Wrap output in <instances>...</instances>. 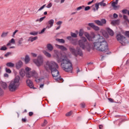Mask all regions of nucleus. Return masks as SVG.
<instances>
[{
	"label": "nucleus",
	"instance_id": "obj_1",
	"mask_svg": "<svg viewBox=\"0 0 129 129\" xmlns=\"http://www.w3.org/2000/svg\"><path fill=\"white\" fill-rule=\"evenodd\" d=\"M84 36L89 42H93L94 49L100 52H105L106 54H109L108 45L105 39L100 35H96L94 32H91L90 35L87 32H85Z\"/></svg>",
	"mask_w": 129,
	"mask_h": 129
},
{
	"label": "nucleus",
	"instance_id": "obj_2",
	"mask_svg": "<svg viewBox=\"0 0 129 129\" xmlns=\"http://www.w3.org/2000/svg\"><path fill=\"white\" fill-rule=\"evenodd\" d=\"M54 54L53 56L56 59L57 63H61V67L66 71V72H72L73 67H72V63L71 61L68 59L66 53L64 52L59 53L57 50H53Z\"/></svg>",
	"mask_w": 129,
	"mask_h": 129
},
{
	"label": "nucleus",
	"instance_id": "obj_3",
	"mask_svg": "<svg viewBox=\"0 0 129 129\" xmlns=\"http://www.w3.org/2000/svg\"><path fill=\"white\" fill-rule=\"evenodd\" d=\"M44 68L46 71L51 70L52 75L55 80L57 81L61 80V78H60V76L59 75V71L57 70L59 68V67L56 62L53 60H47L44 65Z\"/></svg>",
	"mask_w": 129,
	"mask_h": 129
},
{
	"label": "nucleus",
	"instance_id": "obj_4",
	"mask_svg": "<svg viewBox=\"0 0 129 129\" xmlns=\"http://www.w3.org/2000/svg\"><path fill=\"white\" fill-rule=\"evenodd\" d=\"M21 80V78L20 76H16L15 79L11 81L8 86V89L10 92H15L18 90L19 86L21 85L20 81Z\"/></svg>",
	"mask_w": 129,
	"mask_h": 129
},
{
	"label": "nucleus",
	"instance_id": "obj_5",
	"mask_svg": "<svg viewBox=\"0 0 129 129\" xmlns=\"http://www.w3.org/2000/svg\"><path fill=\"white\" fill-rule=\"evenodd\" d=\"M87 42V39L84 37L81 38V40H80L78 42L79 46L80 48H82L83 50H87V51H90L91 49V45Z\"/></svg>",
	"mask_w": 129,
	"mask_h": 129
},
{
	"label": "nucleus",
	"instance_id": "obj_6",
	"mask_svg": "<svg viewBox=\"0 0 129 129\" xmlns=\"http://www.w3.org/2000/svg\"><path fill=\"white\" fill-rule=\"evenodd\" d=\"M33 62L37 67H41L44 64V56L42 55H39L37 58L33 60Z\"/></svg>",
	"mask_w": 129,
	"mask_h": 129
},
{
	"label": "nucleus",
	"instance_id": "obj_7",
	"mask_svg": "<svg viewBox=\"0 0 129 129\" xmlns=\"http://www.w3.org/2000/svg\"><path fill=\"white\" fill-rule=\"evenodd\" d=\"M116 38L117 41H119L122 45H125V37L121 35V34L117 35Z\"/></svg>",
	"mask_w": 129,
	"mask_h": 129
},
{
	"label": "nucleus",
	"instance_id": "obj_8",
	"mask_svg": "<svg viewBox=\"0 0 129 129\" xmlns=\"http://www.w3.org/2000/svg\"><path fill=\"white\" fill-rule=\"evenodd\" d=\"M94 23L96 24L98 26H102L103 25H106V20L105 19H102L100 21L99 20H95Z\"/></svg>",
	"mask_w": 129,
	"mask_h": 129
},
{
	"label": "nucleus",
	"instance_id": "obj_9",
	"mask_svg": "<svg viewBox=\"0 0 129 129\" xmlns=\"http://www.w3.org/2000/svg\"><path fill=\"white\" fill-rule=\"evenodd\" d=\"M71 51L72 52V53H75L76 52L78 55L80 56H83V53H82V51L80 49V48H77V50H75V49L72 47L70 48Z\"/></svg>",
	"mask_w": 129,
	"mask_h": 129
},
{
	"label": "nucleus",
	"instance_id": "obj_10",
	"mask_svg": "<svg viewBox=\"0 0 129 129\" xmlns=\"http://www.w3.org/2000/svg\"><path fill=\"white\" fill-rule=\"evenodd\" d=\"M119 1V0H116L115 2H111V6L114 10H117L118 9H119V6H117Z\"/></svg>",
	"mask_w": 129,
	"mask_h": 129
},
{
	"label": "nucleus",
	"instance_id": "obj_11",
	"mask_svg": "<svg viewBox=\"0 0 129 129\" xmlns=\"http://www.w3.org/2000/svg\"><path fill=\"white\" fill-rule=\"evenodd\" d=\"M24 65V63L23 61L21 60L17 61L15 64V67L16 69H18V70L21 69L22 67H23V66Z\"/></svg>",
	"mask_w": 129,
	"mask_h": 129
},
{
	"label": "nucleus",
	"instance_id": "obj_12",
	"mask_svg": "<svg viewBox=\"0 0 129 129\" xmlns=\"http://www.w3.org/2000/svg\"><path fill=\"white\" fill-rule=\"evenodd\" d=\"M88 25L89 27H91V28H92L93 30H94V31H99L100 30L99 27L94 25V23H89Z\"/></svg>",
	"mask_w": 129,
	"mask_h": 129
},
{
	"label": "nucleus",
	"instance_id": "obj_13",
	"mask_svg": "<svg viewBox=\"0 0 129 129\" xmlns=\"http://www.w3.org/2000/svg\"><path fill=\"white\" fill-rule=\"evenodd\" d=\"M43 53L45 56H46L47 58H51L52 57V54L50 53V52L47 51V50H43L42 51Z\"/></svg>",
	"mask_w": 129,
	"mask_h": 129
},
{
	"label": "nucleus",
	"instance_id": "obj_14",
	"mask_svg": "<svg viewBox=\"0 0 129 129\" xmlns=\"http://www.w3.org/2000/svg\"><path fill=\"white\" fill-rule=\"evenodd\" d=\"M55 47L57 48V49H60V50H62V51H67V48L62 45H59L58 44H55Z\"/></svg>",
	"mask_w": 129,
	"mask_h": 129
},
{
	"label": "nucleus",
	"instance_id": "obj_15",
	"mask_svg": "<svg viewBox=\"0 0 129 129\" xmlns=\"http://www.w3.org/2000/svg\"><path fill=\"white\" fill-rule=\"evenodd\" d=\"M26 83L28 86L30 88H34V86L33 85V82H32L30 80H27L26 81Z\"/></svg>",
	"mask_w": 129,
	"mask_h": 129
},
{
	"label": "nucleus",
	"instance_id": "obj_16",
	"mask_svg": "<svg viewBox=\"0 0 129 129\" xmlns=\"http://www.w3.org/2000/svg\"><path fill=\"white\" fill-rule=\"evenodd\" d=\"M12 44H16V40L14 38H12L11 40L9 41V42L7 44V47L12 46Z\"/></svg>",
	"mask_w": 129,
	"mask_h": 129
},
{
	"label": "nucleus",
	"instance_id": "obj_17",
	"mask_svg": "<svg viewBox=\"0 0 129 129\" xmlns=\"http://www.w3.org/2000/svg\"><path fill=\"white\" fill-rule=\"evenodd\" d=\"M30 61H31V58H30V56L28 55H26L24 58L25 63L26 64H29Z\"/></svg>",
	"mask_w": 129,
	"mask_h": 129
},
{
	"label": "nucleus",
	"instance_id": "obj_18",
	"mask_svg": "<svg viewBox=\"0 0 129 129\" xmlns=\"http://www.w3.org/2000/svg\"><path fill=\"white\" fill-rule=\"evenodd\" d=\"M46 48L48 51H52V50H54V46L50 43H48L46 45Z\"/></svg>",
	"mask_w": 129,
	"mask_h": 129
},
{
	"label": "nucleus",
	"instance_id": "obj_19",
	"mask_svg": "<svg viewBox=\"0 0 129 129\" xmlns=\"http://www.w3.org/2000/svg\"><path fill=\"white\" fill-rule=\"evenodd\" d=\"M119 20H116L112 21L111 24V25H113V26H115V25H119Z\"/></svg>",
	"mask_w": 129,
	"mask_h": 129
},
{
	"label": "nucleus",
	"instance_id": "obj_20",
	"mask_svg": "<svg viewBox=\"0 0 129 129\" xmlns=\"http://www.w3.org/2000/svg\"><path fill=\"white\" fill-rule=\"evenodd\" d=\"M37 39H38V37H37V36H35L34 37H31L28 38V42H34V41H36V40H37Z\"/></svg>",
	"mask_w": 129,
	"mask_h": 129
},
{
	"label": "nucleus",
	"instance_id": "obj_21",
	"mask_svg": "<svg viewBox=\"0 0 129 129\" xmlns=\"http://www.w3.org/2000/svg\"><path fill=\"white\" fill-rule=\"evenodd\" d=\"M1 84L4 89H6V88H8V84H7V83L4 82H1Z\"/></svg>",
	"mask_w": 129,
	"mask_h": 129
},
{
	"label": "nucleus",
	"instance_id": "obj_22",
	"mask_svg": "<svg viewBox=\"0 0 129 129\" xmlns=\"http://www.w3.org/2000/svg\"><path fill=\"white\" fill-rule=\"evenodd\" d=\"M48 25H49V27H48V29H49V28H51V27H53V25L54 24V20L51 19L49 21H48Z\"/></svg>",
	"mask_w": 129,
	"mask_h": 129
},
{
	"label": "nucleus",
	"instance_id": "obj_23",
	"mask_svg": "<svg viewBox=\"0 0 129 129\" xmlns=\"http://www.w3.org/2000/svg\"><path fill=\"white\" fill-rule=\"evenodd\" d=\"M106 30L110 36H113L114 35V32L111 29L107 28Z\"/></svg>",
	"mask_w": 129,
	"mask_h": 129
},
{
	"label": "nucleus",
	"instance_id": "obj_24",
	"mask_svg": "<svg viewBox=\"0 0 129 129\" xmlns=\"http://www.w3.org/2000/svg\"><path fill=\"white\" fill-rule=\"evenodd\" d=\"M99 3H96L95 4V8H94L93 9V10L94 11V12H95L96 11H98V9H99Z\"/></svg>",
	"mask_w": 129,
	"mask_h": 129
},
{
	"label": "nucleus",
	"instance_id": "obj_25",
	"mask_svg": "<svg viewBox=\"0 0 129 129\" xmlns=\"http://www.w3.org/2000/svg\"><path fill=\"white\" fill-rule=\"evenodd\" d=\"M23 41H24V38L23 37H21L19 39L18 41V44L20 46L23 44Z\"/></svg>",
	"mask_w": 129,
	"mask_h": 129
},
{
	"label": "nucleus",
	"instance_id": "obj_26",
	"mask_svg": "<svg viewBox=\"0 0 129 129\" xmlns=\"http://www.w3.org/2000/svg\"><path fill=\"white\" fill-rule=\"evenodd\" d=\"M26 76L28 78H31V77H33V71L27 73L26 74Z\"/></svg>",
	"mask_w": 129,
	"mask_h": 129
},
{
	"label": "nucleus",
	"instance_id": "obj_27",
	"mask_svg": "<svg viewBox=\"0 0 129 129\" xmlns=\"http://www.w3.org/2000/svg\"><path fill=\"white\" fill-rule=\"evenodd\" d=\"M105 0H103L101 2L99 3V5L101 6V7H106V4L104 3Z\"/></svg>",
	"mask_w": 129,
	"mask_h": 129
},
{
	"label": "nucleus",
	"instance_id": "obj_28",
	"mask_svg": "<svg viewBox=\"0 0 129 129\" xmlns=\"http://www.w3.org/2000/svg\"><path fill=\"white\" fill-rule=\"evenodd\" d=\"M6 66H7L8 67H15V63L13 62H8L6 63Z\"/></svg>",
	"mask_w": 129,
	"mask_h": 129
},
{
	"label": "nucleus",
	"instance_id": "obj_29",
	"mask_svg": "<svg viewBox=\"0 0 129 129\" xmlns=\"http://www.w3.org/2000/svg\"><path fill=\"white\" fill-rule=\"evenodd\" d=\"M9 34V32H3L2 34L1 35L2 38H5V37H7L8 36V34Z\"/></svg>",
	"mask_w": 129,
	"mask_h": 129
},
{
	"label": "nucleus",
	"instance_id": "obj_30",
	"mask_svg": "<svg viewBox=\"0 0 129 129\" xmlns=\"http://www.w3.org/2000/svg\"><path fill=\"white\" fill-rule=\"evenodd\" d=\"M25 73L27 74V73H29V72H30V71H31L32 70V69L28 67H25Z\"/></svg>",
	"mask_w": 129,
	"mask_h": 129
},
{
	"label": "nucleus",
	"instance_id": "obj_31",
	"mask_svg": "<svg viewBox=\"0 0 129 129\" xmlns=\"http://www.w3.org/2000/svg\"><path fill=\"white\" fill-rule=\"evenodd\" d=\"M20 75H22L23 76V75H25V70L23 69H21L20 70Z\"/></svg>",
	"mask_w": 129,
	"mask_h": 129
},
{
	"label": "nucleus",
	"instance_id": "obj_32",
	"mask_svg": "<svg viewBox=\"0 0 129 129\" xmlns=\"http://www.w3.org/2000/svg\"><path fill=\"white\" fill-rule=\"evenodd\" d=\"M38 76V74L34 71H32V77H37Z\"/></svg>",
	"mask_w": 129,
	"mask_h": 129
},
{
	"label": "nucleus",
	"instance_id": "obj_33",
	"mask_svg": "<svg viewBox=\"0 0 129 129\" xmlns=\"http://www.w3.org/2000/svg\"><path fill=\"white\" fill-rule=\"evenodd\" d=\"M7 46H6V45H4V46H3L0 50H1V51H6V50H7Z\"/></svg>",
	"mask_w": 129,
	"mask_h": 129
},
{
	"label": "nucleus",
	"instance_id": "obj_34",
	"mask_svg": "<svg viewBox=\"0 0 129 129\" xmlns=\"http://www.w3.org/2000/svg\"><path fill=\"white\" fill-rule=\"evenodd\" d=\"M85 7L84 6L79 7L77 8V11H81V10H83V9H84Z\"/></svg>",
	"mask_w": 129,
	"mask_h": 129
},
{
	"label": "nucleus",
	"instance_id": "obj_35",
	"mask_svg": "<svg viewBox=\"0 0 129 129\" xmlns=\"http://www.w3.org/2000/svg\"><path fill=\"white\" fill-rule=\"evenodd\" d=\"M29 34L30 35H32V36H36L38 35V32L33 31V32H30Z\"/></svg>",
	"mask_w": 129,
	"mask_h": 129
},
{
	"label": "nucleus",
	"instance_id": "obj_36",
	"mask_svg": "<svg viewBox=\"0 0 129 129\" xmlns=\"http://www.w3.org/2000/svg\"><path fill=\"white\" fill-rule=\"evenodd\" d=\"M56 40L59 43H65V41L63 39H56Z\"/></svg>",
	"mask_w": 129,
	"mask_h": 129
},
{
	"label": "nucleus",
	"instance_id": "obj_37",
	"mask_svg": "<svg viewBox=\"0 0 129 129\" xmlns=\"http://www.w3.org/2000/svg\"><path fill=\"white\" fill-rule=\"evenodd\" d=\"M79 36L80 37H82L83 36V30L81 29L79 32Z\"/></svg>",
	"mask_w": 129,
	"mask_h": 129
},
{
	"label": "nucleus",
	"instance_id": "obj_38",
	"mask_svg": "<svg viewBox=\"0 0 129 129\" xmlns=\"http://www.w3.org/2000/svg\"><path fill=\"white\" fill-rule=\"evenodd\" d=\"M5 70H6V72H7V73H9V74L12 73V71L10 69L6 68Z\"/></svg>",
	"mask_w": 129,
	"mask_h": 129
},
{
	"label": "nucleus",
	"instance_id": "obj_39",
	"mask_svg": "<svg viewBox=\"0 0 129 129\" xmlns=\"http://www.w3.org/2000/svg\"><path fill=\"white\" fill-rule=\"evenodd\" d=\"M71 36L73 38H77V34L75 33H71Z\"/></svg>",
	"mask_w": 129,
	"mask_h": 129
},
{
	"label": "nucleus",
	"instance_id": "obj_40",
	"mask_svg": "<svg viewBox=\"0 0 129 129\" xmlns=\"http://www.w3.org/2000/svg\"><path fill=\"white\" fill-rule=\"evenodd\" d=\"M103 36H104L105 38H108V34H107L105 32H103Z\"/></svg>",
	"mask_w": 129,
	"mask_h": 129
},
{
	"label": "nucleus",
	"instance_id": "obj_41",
	"mask_svg": "<svg viewBox=\"0 0 129 129\" xmlns=\"http://www.w3.org/2000/svg\"><path fill=\"white\" fill-rule=\"evenodd\" d=\"M66 116H71L72 115V111H70L66 114Z\"/></svg>",
	"mask_w": 129,
	"mask_h": 129
},
{
	"label": "nucleus",
	"instance_id": "obj_42",
	"mask_svg": "<svg viewBox=\"0 0 129 129\" xmlns=\"http://www.w3.org/2000/svg\"><path fill=\"white\" fill-rule=\"evenodd\" d=\"M45 7H46V5H44L43 6H42L41 7H40L39 9H38V12H40V11H42V10L44 9V8H45Z\"/></svg>",
	"mask_w": 129,
	"mask_h": 129
},
{
	"label": "nucleus",
	"instance_id": "obj_43",
	"mask_svg": "<svg viewBox=\"0 0 129 129\" xmlns=\"http://www.w3.org/2000/svg\"><path fill=\"white\" fill-rule=\"evenodd\" d=\"M52 7V3H49L48 5H47V6H46V8H47V9H50V8H51Z\"/></svg>",
	"mask_w": 129,
	"mask_h": 129
},
{
	"label": "nucleus",
	"instance_id": "obj_44",
	"mask_svg": "<svg viewBox=\"0 0 129 129\" xmlns=\"http://www.w3.org/2000/svg\"><path fill=\"white\" fill-rule=\"evenodd\" d=\"M47 120H44L43 123L41 124L42 126H45V125H46V124H47Z\"/></svg>",
	"mask_w": 129,
	"mask_h": 129
},
{
	"label": "nucleus",
	"instance_id": "obj_45",
	"mask_svg": "<svg viewBox=\"0 0 129 129\" xmlns=\"http://www.w3.org/2000/svg\"><path fill=\"white\" fill-rule=\"evenodd\" d=\"M113 17L114 19H117V18H118V15H117V14L114 13L113 15Z\"/></svg>",
	"mask_w": 129,
	"mask_h": 129
},
{
	"label": "nucleus",
	"instance_id": "obj_46",
	"mask_svg": "<svg viewBox=\"0 0 129 129\" xmlns=\"http://www.w3.org/2000/svg\"><path fill=\"white\" fill-rule=\"evenodd\" d=\"M125 36L129 38V31H126L125 33Z\"/></svg>",
	"mask_w": 129,
	"mask_h": 129
},
{
	"label": "nucleus",
	"instance_id": "obj_47",
	"mask_svg": "<svg viewBox=\"0 0 129 129\" xmlns=\"http://www.w3.org/2000/svg\"><path fill=\"white\" fill-rule=\"evenodd\" d=\"M31 56L32 57H34V58H36V57H37V54H36L35 53H31Z\"/></svg>",
	"mask_w": 129,
	"mask_h": 129
},
{
	"label": "nucleus",
	"instance_id": "obj_48",
	"mask_svg": "<svg viewBox=\"0 0 129 129\" xmlns=\"http://www.w3.org/2000/svg\"><path fill=\"white\" fill-rule=\"evenodd\" d=\"M18 32H19V30H15L13 33V35H12V36L13 37H15V35H16V34H17V33H18Z\"/></svg>",
	"mask_w": 129,
	"mask_h": 129
},
{
	"label": "nucleus",
	"instance_id": "obj_49",
	"mask_svg": "<svg viewBox=\"0 0 129 129\" xmlns=\"http://www.w3.org/2000/svg\"><path fill=\"white\" fill-rule=\"evenodd\" d=\"M46 19V17L44 16L43 17H42L39 19V22H42V21H44V19Z\"/></svg>",
	"mask_w": 129,
	"mask_h": 129
},
{
	"label": "nucleus",
	"instance_id": "obj_50",
	"mask_svg": "<svg viewBox=\"0 0 129 129\" xmlns=\"http://www.w3.org/2000/svg\"><path fill=\"white\" fill-rule=\"evenodd\" d=\"M90 10V7L88 6L85 8V11H89Z\"/></svg>",
	"mask_w": 129,
	"mask_h": 129
},
{
	"label": "nucleus",
	"instance_id": "obj_51",
	"mask_svg": "<svg viewBox=\"0 0 129 129\" xmlns=\"http://www.w3.org/2000/svg\"><path fill=\"white\" fill-rule=\"evenodd\" d=\"M56 25H57V26H61V25H62V22L61 21H58L56 23Z\"/></svg>",
	"mask_w": 129,
	"mask_h": 129
},
{
	"label": "nucleus",
	"instance_id": "obj_52",
	"mask_svg": "<svg viewBox=\"0 0 129 129\" xmlns=\"http://www.w3.org/2000/svg\"><path fill=\"white\" fill-rule=\"evenodd\" d=\"M4 94V91H3V90L0 88V96H2V95H3Z\"/></svg>",
	"mask_w": 129,
	"mask_h": 129
},
{
	"label": "nucleus",
	"instance_id": "obj_53",
	"mask_svg": "<svg viewBox=\"0 0 129 129\" xmlns=\"http://www.w3.org/2000/svg\"><path fill=\"white\" fill-rule=\"evenodd\" d=\"M11 55V52H7L6 54H5V57H8Z\"/></svg>",
	"mask_w": 129,
	"mask_h": 129
},
{
	"label": "nucleus",
	"instance_id": "obj_54",
	"mask_svg": "<svg viewBox=\"0 0 129 129\" xmlns=\"http://www.w3.org/2000/svg\"><path fill=\"white\" fill-rule=\"evenodd\" d=\"M45 31H46V28H43L41 30V32L39 33V34H42V33H44L45 32Z\"/></svg>",
	"mask_w": 129,
	"mask_h": 129
},
{
	"label": "nucleus",
	"instance_id": "obj_55",
	"mask_svg": "<svg viewBox=\"0 0 129 129\" xmlns=\"http://www.w3.org/2000/svg\"><path fill=\"white\" fill-rule=\"evenodd\" d=\"M33 114H34V113H33V112H30L29 113V116H32V115H33Z\"/></svg>",
	"mask_w": 129,
	"mask_h": 129
},
{
	"label": "nucleus",
	"instance_id": "obj_56",
	"mask_svg": "<svg viewBox=\"0 0 129 129\" xmlns=\"http://www.w3.org/2000/svg\"><path fill=\"white\" fill-rule=\"evenodd\" d=\"M4 77H6L7 78H9V74H4Z\"/></svg>",
	"mask_w": 129,
	"mask_h": 129
},
{
	"label": "nucleus",
	"instance_id": "obj_57",
	"mask_svg": "<svg viewBox=\"0 0 129 129\" xmlns=\"http://www.w3.org/2000/svg\"><path fill=\"white\" fill-rule=\"evenodd\" d=\"M81 105L82 107H83V108L85 107V104H84V103H82L81 104Z\"/></svg>",
	"mask_w": 129,
	"mask_h": 129
},
{
	"label": "nucleus",
	"instance_id": "obj_58",
	"mask_svg": "<svg viewBox=\"0 0 129 129\" xmlns=\"http://www.w3.org/2000/svg\"><path fill=\"white\" fill-rule=\"evenodd\" d=\"M126 12H127L126 10H122V13L123 14H126Z\"/></svg>",
	"mask_w": 129,
	"mask_h": 129
},
{
	"label": "nucleus",
	"instance_id": "obj_59",
	"mask_svg": "<svg viewBox=\"0 0 129 129\" xmlns=\"http://www.w3.org/2000/svg\"><path fill=\"white\" fill-rule=\"evenodd\" d=\"M108 100H109L110 102H113V99L111 98H108Z\"/></svg>",
	"mask_w": 129,
	"mask_h": 129
},
{
	"label": "nucleus",
	"instance_id": "obj_60",
	"mask_svg": "<svg viewBox=\"0 0 129 129\" xmlns=\"http://www.w3.org/2000/svg\"><path fill=\"white\" fill-rule=\"evenodd\" d=\"M93 3V1H92L91 2H89L88 3V5H91V4H92Z\"/></svg>",
	"mask_w": 129,
	"mask_h": 129
},
{
	"label": "nucleus",
	"instance_id": "obj_61",
	"mask_svg": "<svg viewBox=\"0 0 129 129\" xmlns=\"http://www.w3.org/2000/svg\"><path fill=\"white\" fill-rule=\"evenodd\" d=\"M9 49H15V46H10Z\"/></svg>",
	"mask_w": 129,
	"mask_h": 129
},
{
	"label": "nucleus",
	"instance_id": "obj_62",
	"mask_svg": "<svg viewBox=\"0 0 129 129\" xmlns=\"http://www.w3.org/2000/svg\"><path fill=\"white\" fill-rule=\"evenodd\" d=\"M44 87V84H41L40 85V88H43Z\"/></svg>",
	"mask_w": 129,
	"mask_h": 129
},
{
	"label": "nucleus",
	"instance_id": "obj_63",
	"mask_svg": "<svg viewBox=\"0 0 129 129\" xmlns=\"http://www.w3.org/2000/svg\"><path fill=\"white\" fill-rule=\"evenodd\" d=\"M99 127L100 129H102V127H103V125H100L99 126Z\"/></svg>",
	"mask_w": 129,
	"mask_h": 129
},
{
	"label": "nucleus",
	"instance_id": "obj_64",
	"mask_svg": "<svg viewBox=\"0 0 129 129\" xmlns=\"http://www.w3.org/2000/svg\"><path fill=\"white\" fill-rule=\"evenodd\" d=\"M68 40H71V36H68L67 37Z\"/></svg>",
	"mask_w": 129,
	"mask_h": 129
}]
</instances>
